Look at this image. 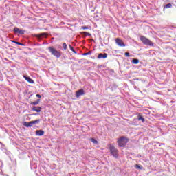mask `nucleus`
<instances>
[{
  "instance_id": "1",
  "label": "nucleus",
  "mask_w": 176,
  "mask_h": 176,
  "mask_svg": "<svg viewBox=\"0 0 176 176\" xmlns=\"http://www.w3.org/2000/svg\"><path fill=\"white\" fill-rule=\"evenodd\" d=\"M108 146H109V149L110 151L111 155H112L113 157H116V159H118V157H119V151L115 148V146H113V144H109Z\"/></svg>"
},
{
  "instance_id": "2",
  "label": "nucleus",
  "mask_w": 176,
  "mask_h": 176,
  "mask_svg": "<svg viewBox=\"0 0 176 176\" xmlns=\"http://www.w3.org/2000/svg\"><path fill=\"white\" fill-rule=\"evenodd\" d=\"M48 50L52 56L56 57V58H60L61 57V52L57 50L54 47H49Z\"/></svg>"
},
{
  "instance_id": "3",
  "label": "nucleus",
  "mask_w": 176,
  "mask_h": 176,
  "mask_svg": "<svg viewBox=\"0 0 176 176\" xmlns=\"http://www.w3.org/2000/svg\"><path fill=\"white\" fill-rule=\"evenodd\" d=\"M127 142H129V139L126 137H121L118 140V146H120V148H124V146H126Z\"/></svg>"
},
{
  "instance_id": "4",
  "label": "nucleus",
  "mask_w": 176,
  "mask_h": 176,
  "mask_svg": "<svg viewBox=\"0 0 176 176\" xmlns=\"http://www.w3.org/2000/svg\"><path fill=\"white\" fill-rule=\"evenodd\" d=\"M140 41L142 42L144 45H146V46H154L153 43L148 38L144 36H140Z\"/></svg>"
},
{
  "instance_id": "5",
  "label": "nucleus",
  "mask_w": 176,
  "mask_h": 176,
  "mask_svg": "<svg viewBox=\"0 0 176 176\" xmlns=\"http://www.w3.org/2000/svg\"><path fill=\"white\" fill-rule=\"evenodd\" d=\"M14 34H21V35H24V33L25 32V31H24L23 29H20L19 28H14Z\"/></svg>"
},
{
  "instance_id": "6",
  "label": "nucleus",
  "mask_w": 176,
  "mask_h": 176,
  "mask_svg": "<svg viewBox=\"0 0 176 176\" xmlns=\"http://www.w3.org/2000/svg\"><path fill=\"white\" fill-rule=\"evenodd\" d=\"M116 43L118 45V46L124 47L126 46V44L123 42V41L119 38H117L116 39Z\"/></svg>"
},
{
  "instance_id": "7",
  "label": "nucleus",
  "mask_w": 176,
  "mask_h": 176,
  "mask_svg": "<svg viewBox=\"0 0 176 176\" xmlns=\"http://www.w3.org/2000/svg\"><path fill=\"white\" fill-rule=\"evenodd\" d=\"M83 94H85V90L79 89L76 92V97H77V98H79V97H80V96H83Z\"/></svg>"
},
{
  "instance_id": "8",
  "label": "nucleus",
  "mask_w": 176,
  "mask_h": 176,
  "mask_svg": "<svg viewBox=\"0 0 176 176\" xmlns=\"http://www.w3.org/2000/svg\"><path fill=\"white\" fill-rule=\"evenodd\" d=\"M47 33H41V34H34V36L36 38H38V39H42V36H47Z\"/></svg>"
},
{
  "instance_id": "9",
  "label": "nucleus",
  "mask_w": 176,
  "mask_h": 176,
  "mask_svg": "<svg viewBox=\"0 0 176 176\" xmlns=\"http://www.w3.org/2000/svg\"><path fill=\"white\" fill-rule=\"evenodd\" d=\"M23 126H25V127H32V126H34V122L32 121L29 122H23Z\"/></svg>"
},
{
  "instance_id": "10",
  "label": "nucleus",
  "mask_w": 176,
  "mask_h": 176,
  "mask_svg": "<svg viewBox=\"0 0 176 176\" xmlns=\"http://www.w3.org/2000/svg\"><path fill=\"white\" fill-rule=\"evenodd\" d=\"M24 79H25V80H27V82H28L29 83H34V80H32L31 78V77L29 76H23Z\"/></svg>"
},
{
  "instance_id": "11",
  "label": "nucleus",
  "mask_w": 176,
  "mask_h": 176,
  "mask_svg": "<svg viewBox=\"0 0 176 176\" xmlns=\"http://www.w3.org/2000/svg\"><path fill=\"white\" fill-rule=\"evenodd\" d=\"M32 111H34L35 112H41V111H42V107H33L32 108Z\"/></svg>"
},
{
  "instance_id": "12",
  "label": "nucleus",
  "mask_w": 176,
  "mask_h": 176,
  "mask_svg": "<svg viewBox=\"0 0 176 176\" xmlns=\"http://www.w3.org/2000/svg\"><path fill=\"white\" fill-rule=\"evenodd\" d=\"M107 57H108V54H107V53H100L98 56V58H107Z\"/></svg>"
},
{
  "instance_id": "13",
  "label": "nucleus",
  "mask_w": 176,
  "mask_h": 176,
  "mask_svg": "<svg viewBox=\"0 0 176 176\" xmlns=\"http://www.w3.org/2000/svg\"><path fill=\"white\" fill-rule=\"evenodd\" d=\"M45 134V131L43 130H37L36 131V135L42 136Z\"/></svg>"
},
{
  "instance_id": "14",
  "label": "nucleus",
  "mask_w": 176,
  "mask_h": 176,
  "mask_svg": "<svg viewBox=\"0 0 176 176\" xmlns=\"http://www.w3.org/2000/svg\"><path fill=\"white\" fill-rule=\"evenodd\" d=\"M82 35H85V36H91V34L87 32H82Z\"/></svg>"
},
{
  "instance_id": "15",
  "label": "nucleus",
  "mask_w": 176,
  "mask_h": 176,
  "mask_svg": "<svg viewBox=\"0 0 176 176\" xmlns=\"http://www.w3.org/2000/svg\"><path fill=\"white\" fill-rule=\"evenodd\" d=\"M40 102H41V99H38L36 101L32 102V105H38V104H39Z\"/></svg>"
},
{
  "instance_id": "16",
  "label": "nucleus",
  "mask_w": 176,
  "mask_h": 176,
  "mask_svg": "<svg viewBox=\"0 0 176 176\" xmlns=\"http://www.w3.org/2000/svg\"><path fill=\"white\" fill-rule=\"evenodd\" d=\"M132 63H133V64H138V63H140V60H138V59H137V58H133V59L132 60Z\"/></svg>"
},
{
  "instance_id": "17",
  "label": "nucleus",
  "mask_w": 176,
  "mask_h": 176,
  "mask_svg": "<svg viewBox=\"0 0 176 176\" xmlns=\"http://www.w3.org/2000/svg\"><path fill=\"white\" fill-rule=\"evenodd\" d=\"M138 120H141L142 122H145V118H144V117H142V116H138Z\"/></svg>"
},
{
  "instance_id": "18",
  "label": "nucleus",
  "mask_w": 176,
  "mask_h": 176,
  "mask_svg": "<svg viewBox=\"0 0 176 176\" xmlns=\"http://www.w3.org/2000/svg\"><path fill=\"white\" fill-rule=\"evenodd\" d=\"M14 43H16V45H19L20 46H24V44L19 42V41H12Z\"/></svg>"
},
{
  "instance_id": "19",
  "label": "nucleus",
  "mask_w": 176,
  "mask_h": 176,
  "mask_svg": "<svg viewBox=\"0 0 176 176\" xmlns=\"http://www.w3.org/2000/svg\"><path fill=\"white\" fill-rule=\"evenodd\" d=\"M173 5H171V3H168L165 6L164 8H166V9H170V8H172Z\"/></svg>"
},
{
  "instance_id": "20",
  "label": "nucleus",
  "mask_w": 176,
  "mask_h": 176,
  "mask_svg": "<svg viewBox=\"0 0 176 176\" xmlns=\"http://www.w3.org/2000/svg\"><path fill=\"white\" fill-rule=\"evenodd\" d=\"M63 47L64 50H67V49L68 47V46L67 45V43H63Z\"/></svg>"
},
{
  "instance_id": "21",
  "label": "nucleus",
  "mask_w": 176,
  "mask_h": 176,
  "mask_svg": "<svg viewBox=\"0 0 176 176\" xmlns=\"http://www.w3.org/2000/svg\"><path fill=\"white\" fill-rule=\"evenodd\" d=\"M91 142H93V144H98V142L97 141V140H96L94 138H91Z\"/></svg>"
},
{
  "instance_id": "22",
  "label": "nucleus",
  "mask_w": 176,
  "mask_h": 176,
  "mask_svg": "<svg viewBox=\"0 0 176 176\" xmlns=\"http://www.w3.org/2000/svg\"><path fill=\"white\" fill-rule=\"evenodd\" d=\"M69 49L72 50V52L74 53H76V51H75V50L74 49V47H72V45H69Z\"/></svg>"
},
{
  "instance_id": "23",
  "label": "nucleus",
  "mask_w": 176,
  "mask_h": 176,
  "mask_svg": "<svg viewBox=\"0 0 176 176\" xmlns=\"http://www.w3.org/2000/svg\"><path fill=\"white\" fill-rule=\"evenodd\" d=\"M82 54H83V56H89V55L91 54V51H89V52H87V53H84Z\"/></svg>"
},
{
  "instance_id": "24",
  "label": "nucleus",
  "mask_w": 176,
  "mask_h": 176,
  "mask_svg": "<svg viewBox=\"0 0 176 176\" xmlns=\"http://www.w3.org/2000/svg\"><path fill=\"white\" fill-rule=\"evenodd\" d=\"M32 122H33V124H36L39 123V122H41V120H36L32 121Z\"/></svg>"
},
{
  "instance_id": "25",
  "label": "nucleus",
  "mask_w": 176,
  "mask_h": 176,
  "mask_svg": "<svg viewBox=\"0 0 176 176\" xmlns=\"http://www.w3.org/2000/svg\"><path fill=\"white\" fill-rule=\"evenodd\" d=\"M125 56H126V57H130V53L126 52V53H125Z\"/></svg>"
},
{
  "instance_id": "26",
  "label": "nucleus",
  "mask_w": 176,
  "mask_h": 176,
  "mask_svg": "<svg viewBox=\"0 0 176 176\" xmlns=\"http://www.w3.org/2000/svg\"><path fill=\"white\" fill-rule=\"evenodd\" d=\"M135 167H136V168L141 169V166H140L138 164H136Z\"/></svg>"
},
{
  "instance_id": "27",
  "label": "nucleus",
  "mask_w": 176,
  "mask_h": 176,
  "mask_svg": "<svg viewBox=\"0 0 176 176\" xmlns=\"http://www.w3.org/2000/svg\"><path fill=\"white\" fill-rule=\"evenodd\" d=\"M82 30H87L89 28L87 26H82Z\"/></svg>"
},
{
  "instance_id": "28",
  "label": "nucleus",
  "mask_w": 176,
  "mask_h": 176,
  "mask_svg": "<svg viewBox=\"0 0 176 176\" xmlns=\"http://www.w3.org/2000/svg\"><path fill=\"white\" fill-rule=\"evenodd\" d=\"M36 96L38 97V98H41L42 97L40 94H36Z\"/></svg>"
}]
</instances>
